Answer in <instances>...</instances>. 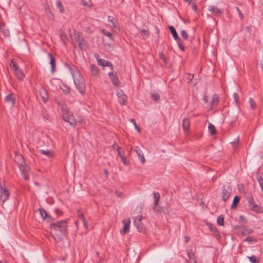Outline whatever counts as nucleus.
Here are the masks:
<instances>
[{"label": "nucleus", "mask_w": 263, "mask_h": 263, "mask_svg": "<svg viewBox=\"0 0 263 263\" xmlns=\"http://www.w3.org/2000/svg\"><path fill=\"white\" fill-rule=\"evenodd\" d=\"M67 227V222L65 220L51 224L50 234L57 242H60L64 238L66 234Z\"/></svg>", "instance_id": "nucleus-1"}, {"label": "nucleus", "mask_w": 263, "mask_h": 263, "mask_svg": "<svg viewBox=\"0 0 263 263\" xmlns=\"http://www.w3.org/2000/svg\"><path fill=\"white\" fill-rule=\"evenodd\" d=\"M69 70L72 75L74 84L80 93L85 94L86 85L85 79L78 69L74 66H69Z\"/></svg>", "instance_id": "nucleus-2"}, {"label": "nucleus", "mask_w": 263, "mask_h": 263, "mask_svg": "<svg viewBox=\"0 0 263 263\" xmlns=\"http://www.w3.org/2000/svg\"><path fill=\"white\" fill-rule=\"evenodd\" d=\"M11 69L14 72L15 76L19 81H23L25 78V74L22 69L19 67L14 59L11 60L10 63Z\"/></svg>", "instance_id": "nucleus-3"}, {"label": "nucleus", "mask_w": 263, "mask_h": 263, "mask_svg": "<svg viewBox=\"0 0 263 263\" xmlns=\"http://www.w3.org/2000/svg\"><path fill=\"white\" fill-rule=\"evenodd\" d=\"M62 111L63 112V118L64 120L68 122L70 125L75 126L77 121L74 119L72 113H71L66 106H62Z\"/></svg>", "instance_id": "nucleus-4"}, {"label": "nucleus", "mask_w": 263, "mask_h": 263, "mask_svg": "<svg viewBox=\"0 0 263 263\" xmlns=\"http://www.w3.org/2000/svg\"><path fill=\"white\" fill-rule=\"evenodd\" d=\"M248 204L249 208L252 211L257 214L263 213L262 209L255 202L253 197L248 198Z\"/></svg>", "instance_id": "nucleus-5"}, {"label": "nucleus", "mask_w": 263, "mask_h": 263, "mask_svg": "<svg viewBox=\"0 0 263 263\" xmlns=\"http://www.w3.org/2000/svg\"><path fill=\"white\" fill-rule=\"evenodd\" d=\"M0 194L1 200L3 203L9 198L10 196L9 191L5 185L3 186L2 184H1Z\"/></svg>", "instance_id": "nucleus-6"}, {"label": "nucleus", "mask_w": 263, "mask_h": 263, "mask_svg": "<svg viewBox=\"0 0 263 263\" xmlns=\"http://www.w3.org/2000/svg\"><path fill=\"white\" fill-rule=\"evenodd\" d=\"M74 37L76 41L79 44V47L81 49H84L86 47V43L84 40L82 34L80 32H76L74 33Z\"/></svg>", "instance_id": "nucleus-7"}, {"label": "nucleus", "mask_w": 263, "mask_h": 263, "mask_svg": "<svg viewBox=\"0 0 263 263\" xmlns=\"http://www.w3.org/2000/svg\"><path fill=\"white\" fill-rule=\"evenodd\" d=\"M232 193V188L230 186L225 185L222 189L221 196L223 201L226 202L229 198Z\"/></svg>", "instance_id": "nucleus-8"}, {"label": "nucleus", "mask_w": 263, "mask_h": 263, "mask_svg": "<svg viewBox=\"0 0 263 263\" xmlns=\"http://www.w3.org/2000/svg\"><path fill=\"white\" fill-rule=\"evenodd\" d=\"M19 168L22 172V174L25 180H28L29 178V173L30 172V168L25 163L20 165Z\"/></svg>", "instance_id": "nucleus-9"}, {"label": "nucleus", "mask_w": 263, "mask_h": 263, "mask_svg": "<svg viewBox=\"0 0 263 263\" xmlns=\"http://www.w3.org/2000/svg\"><path fill=\"white\" fill-rule=\"evenodd\" d=\"M107 21L109 26L112 29H119V25L118 20L112 16H108Z\"/></svg>", "instance_id": "nucleus-10"}, {"label": "nucleus", "mask_w": 263, "mask_h": 263, "mask_svg": "<svg viewBox=\"0 0 263 263\" xmlns=\"http://www.w3.org/2000/svg\"><path fill=\"white\" fill-rule=\"evenodd\" d=\"M117 96L119 98V102L121 105H125L127 102V97L124 94L123 90L119 89L117 92Z\"/></svg>", "instance_id": "nucleus-11"}, {"label": "nucleus", "mask_w": 263, "mask_h": 263, "mask_svg": "<svg viewBox=\"0 0 263 263\" xmlns=\"http://www.w3.org/2000/svg\"><path fill=\"white\" fill-rule=\"evenodd\" d=\"M123 223H124V226L123 228L120 231V233L122 235H124L129 230L130 220L129 219H124L123 220Z\"/></svg>", "instance_id": "nucleus-12"}, {"label": "nucleus", "mask_w": 263, "mask_h": 263, "mask_svg": "<svg viewBox=\"0 0 263 263\" xmlns=\"http://www.w3.org/2000/svg\"><path fill=\"white\" fill-rule=\"evenodd\" d=\"M108 76H109L111 81H112L113 85L115 87H118L120 85V82L119 80L118 79V78L117 77L116 73L110 72L108 73Z\"/></svg>", "instance_id": "nucleus-13"}, {"label": "nucleus", "mask_w": 263, "mask_h": 263, "mask_svg": "<svg viewBox=\"0 0 263 263\" xmlns=\"http://www.w3.org/2000/svg\"><path fill=\"white\" fill-rule=\"evenodd\" d=\"M190 120L189 118H185L182 121V127L185 134L188 135L190 132Z\"/></svg>", "instance_id": "nucleus-14"}, {"label": "nucleus", "mask_w": 263, "mask_h": 263, "mask_svg": "<svg viewBox=\"0 0 263 263\" xmlns=\"http://www.w3.org/2000/svg\"><path fill=\"white\" fill-rule=\"evenodd\" d=\"M99 55H97V57L96 56V58L97 59L98 64L102 67L107 66L110 67V68L112 70L113 69L112 65L109 62L102 59L99 58Z\"/></svg>", "instance_id": "nucleus-15"}, {"label": "nucleus", "mask_w": 263, "mask_h": 263, "mask_svg": "<svg viewBox=\"0 0 263 263\" xmlns=\"http://www.w3.org/2000/svg\"><path fill=\"white\" fill-rule=\"evenodd\" d=\"M5 101L13 107L15 104L16 98L13 93H11L5 97Z\"/></svg>", "instance_id": "nucleus-16"}, {"label": "nucleus", "mask_w": 263, "mask_h": 263, "mask_svg": "<svg viewBox=\"0 0 263 263\" xmlns=\"http://www.w3.org/2000/svg\"><path fill=\"white\" fill-rule=\"evenodd\" d=\"M39 152L42 155L46 156L48 158H53L54 156V152L51 150L39 149Z\"/></svg>", "instance_id": "nucleus-17"}, {"label": "nucleus", "mask_w": 263, "mask_h": 263, "mask_svg": "<svg viewBox=\"0 0 263 263\" xmlns=\"http://www.w3.org/2000/svg\"><path fill=\"white\" fill-rule=\"evenodd\" d=\"M39 211H40V215L43 220L47 219V220L48 222H51L53 220L51 217L47 214V213L44 209H39Z\"/></svg>", "instance_id": "nucleus-18"}, {"label": "nucleus", "mask_w": 263, "mask_h": 263, "mask_svg": "<svg viewBox=\"0 0 263 263\" xmlns=\"http://www.w3.org/2000/svg\"><path fill=\"white\" fill-rule=\"evenodd\" d=\"M40 95L44 102H46L48 100V95L47 91L44 88H41L40 89Z\"/></svg>", "instance_id": "nucleus-19"}, {"label": "nucleus", "mask_w": 263, "mask_h": 263, "mask_svg": "<svg viewBox=\"0 0 263 263\" xmlns=\"http://www.w3.org/2000/svg\"><path fill=\"white\" fill-rule=\"evenodd\" d=\"M134 151L138 155L139 159L140 160L141 162L142 163H144L145 162V159L143 156V154L141 149L139 147L136 146L134 148Z\"/></svg>", "instance_id": "nucleus-20"}, {"label": "nucleus", "mask_w": 263, "mask_h": 263, "mask_svg": "<svg viewBox=\"0 0 263 263\" xmlns=\"http://www.w3.org/2000/svg\"><path fill=\"white\" fill-rule=\"evenodd\" d=\"M78 216L79 217V220L78 221V222H82L85 228L86 229H87L88 225H87V222L86 221V219L84 218V216L82 212H81L80 211H78Z\"/></svg>", "instance_id": "nucleus-21"}, {"label": "nucleus", "mask_w": 263, "mask_h": 263, "mask_svg": "<svg viewBox=\"0 0 263 263\" xmlns=\"http://www.w3.org/2000/svg\"><path fill=\"white\" fill-rule=\"evenodd\" d=\"M14 161L16 162L18 165V166L24 163V158L22 155L18 154H15V157H14Z\"/></svg>", "instance_id": "nucleus-22"}, {"label": "nucleus", "mask_w": 263, "mask_h": 263, "mask_svg": "<svg viewBox=\"0 0 263 263\" xmlns=\"http://www.w3.org/2000/svg\"><path fill=\"white\" fill-rule=\"evenodd\" d=\"M142 219V217L140 216L139 217H138L137 218H136L135 220V222H134L136 227L139 231H142V230L143 229V226H142V223L141 222Z\"/></svg>", "instance_id": "nucleus-23"}, {"label": "nucleus", "mask_w": 263, "mask_h": 263, "mask_svg": "<svg viewBox=\"0 0 263 263\" xmlns=\"http://www.w3.org/2000/svg\"><path fill=\"white\" fill-rule=\"evenodd\" d=\"M48 57L50 59V64L51 67V72L53 73L55 68V61L51 53H48Z\"/></svg>", "instance_id": "nucleus-24"}, {"label": "nucleus", "mask_w": 263, "mask_h": 263, "mask_svg": "<svg viewBox=\"0 0 263 263\" xmlns=\"http://www.w3.org/2000/svg\"><path fill=\"white\" fill-rule=\"evenodd\" d=\"M0 31L6 36L9 35V31L8 29H6L5 25L0 21Z\"/></svg>", "instance_id": "nucleus-25"}, {"label": "nucleus", "mask_w": 263, "mask_h": 263, "mask_svg": "<svg viewBox=\"0 0 263 263\" xmlns=\"http://www.w3.org/2000/svg\"><path fill=\"white\" fill-rule=\"evenodd\" d=\"M257 179L259 184V186L263 193V173H259L257 175Z\"/></svg>", "instance_id": "nucleus-26"}, {"label": "nucleus", "mask_w": 263, "mask_h": 263, "mask_svg": "<svg viewBox=\"0 0 263 263\" xmlns=\"http://www.w3.org/2000/svg\"><path fill=\"white\" fill-rule=\"evenodd\" d=\"M187 255L190 261H193L194 263H196V259L194 256V253L192 249H189L187 251Z\"/></svg>", "instance_id": "nucleus-27"}, {"label": "nucleus", "mask_w": 263, "mask_h": 263, "mask_svg": "<svg viewBox=\"0 0 263 263\" xmlns=\"http://www.w3.org/2000/svg\"><path fill=\"white\" fill-rule=\"evenodd\" d=\"M209 10L216 14H220L221 12V10L217 7L215 6H211L209 7Z\"/></svg>", "instance_id": "nucleus-28"}, {"label": "nucleus", "mask_w": 263, "mask_h": 263, "mask_svg": "<svg viewBox=\"0 0 263 263\" xmlns=\"http://www.w3.org/2000/svg\"><path fill=\"white\" fill-rule=\"evenodd\" d=\"M154 197L155 198V201L154 202V209L155 210L156 208V206L158 205L159 200L160 199V195L159 193L155 192L154 193Z\"/></svg>", "instance_id": "nucleus-29"}, {"label": "nucleus", "mask_w": 263, "mask_h": 263, "mask_svg": "<svg viewBox=\"0 0 263 263\" xmlns=\"http://www.w3.org/2000/svg\"><path fill=\"white\" fill-rule=\"evenodd\" d=\"M90 70L91 75L93 77H96L98 74V69L95 65L90 66Z\"/></svg>", "instance_id": "nucleus-30"}, {"label": "nucleus", "mask_w": 263, "mask_h": 263, "mask_svg": "<svg viewBox=\"0 0 263 263\" xmlns=\"http://www.w3.org/2000/svg\"><path fill=\"white\" fill-rule=\"evenodd\" d=\"M240 197L238 196H236L233 201V203L231 206V209H235L240 201Z\"/></svg>", "instance_id": "nucleus-31"}, {"label": "nucleus", "mask_w": 263, "mask_h": 263, "mask_svg": "<svg viewBox=\"0 0 263 263\" xmlns=\"http://www.w3.org/2000/svg\"><path fill=\"white\" fill-rule=\"evenodd\" d=\"M169 29L175 40H177L178 39V36L175 28L173 26H170L169 27Z\"/></svg>", "instance_id": "nucleus-32"}, {"label": "nucleus", "mask_w": 263, "mask_h": 263, "mask_svg": "<svg viewBox=\"0 0 263 263\" xmlns=\"http://www.w3.org/2000/svg\"><path fill=\"white\" fill-rule=\"evenodd\" d=\"M219 102V96L215 94L212 97V105L216 106Z\"/></svg>", "instance_id": "nucleus-33"}, {"label": "nucleus", "mask_w": 263, "mask_h": 263, "mask_svg": "<svg viewBox=\"0 0 263 263\" xmlns=\"http://www.w3.org/2000/svg\"><path fill=\"white\" fill-rule=\"evenodd\" d=\"M45 12L47 14V15H48L49 17H53V15L51 12V9L49 5L46 4L45 5Z\"/></svg>", "instance_id": "nucleus-34"}, {"label": "nucleus", "mask_w": 263, "mask_h": 263, "mask_svg": "<svg viewBox=\"0 0 263 263\" xmlns=\"http://www.w3.org/2000/svg\"><path fill=\"white\" fill-rule=\"evenodd\" d=\"M208 128L211 135H214L216 134V129L215 126L211 123L209 124Z\"/></svg>", "instance_id": "nucleus-35"}, {"label": "nucleus", "mask_w": 263, "mask_h": 263, "mask_svg": "<svg viewBox=\"0 0 263 263\" xmlns=\"http://www.w3.org/2000/svg\"><path fill=\"white\" fill-rule=\"evenodd\" d=\"M61 88L65 94H68L70 91V88L66 85H63Z\"/></svg>", "instance_id": "nucleus-36"}, {"label": "nucleus", "mask_w": 263, "mask_h": 263, "mask_svg": "<svg viewBox=\"0 0 263 263\" xmlns=\"http://www.w3.org/2000/svg\"><path fill=\"white\" fill-rule=\"evenodd\" d=\"M248 259H249V260L252 262V263H259V260L257 258V257L254 256V255H253L252 256H248Z\"/></svg>", "instance_id": "nucleus-37"}, {"label": "nucleus", "mask_w": 263, "mask_h": 263, "mask_svg": "<svg viewBox=\"0 0 263 263\" xmlns=\"http://www.w3.org/2000/svg\"><path fill=\"white\" fill-rule=\"evenodd\" d=\"M120 157L121 158V160L122 161V163L125 165H128L129 164V161L128 160L126 159L125 156L124 154H122L121 156H120Z\"/></svg>", "instance_id": "nucleus-38"}, {"label": "nucleus", "mask_w": 263, "mask_h": 263, "mask_svg": "<svg viewBox=\"0 0 263 263\" xmlns=\"http://www.w3.org/2000/svg\"><path fill=\"white\" fill-rule=\"evenodd\" d=\"M56 5H57L58 8H59L60 12H63L64 9V7H63L62 3H61V2L59 1H57Z\"/></svg>", "instance_id": "nucleus-39"}, {"label": "nucleus", "mask_w": 263, "mask_h": 263, "mask_svg": "<svg viewBox=\"0 0 263 263\" xmlns=\"http://www.w3.org/2000/svg\"><path fill=\"white\" fill-rule=\"evenodd\" d=\"M139 32L142 35V36H148L149 35V31L145 29H142L139 31Z\"/></svg>", "instance_id": "nucleus-40"}, {"label": "nucleus", "mask_w": 263, "mask_h": 263, "mask_svg": "<svg viewBox=\"0 0 263 263\" xmlns=\"http://www.w3.org/2000/svg\"><path fill=\"white\" fill-rule=\"evenodd\" d=\"M249 103L250 105L251 106V108L253 109H255L256 108V103L252 98L249 99Z\"/></svg>", "instance_id": "nucleus-41"}, {"label": "nucleus", "mask_w": 263, "mask_h": 263, "mask_svg": "<svg viewBox=\"0 0 263 263\" xmlns=\"http://www.w3.org/2000/svg\"><path fill=\"white\" fill-rule=\"evenodd\" d=\"M152 97L153 99L155 101H158L160 99L159 95L157 92L152 93Z\"/></svg>", "instance_id": "nucleus-42"}, {"label": "nucleus", "mask_w": 263, "mask_h": 263, "mask_svg": "<svg viewBox=\"0 0 263 263\" xmlns=\"http://www.w3.org/2000/svg\"><path fill=\"white\" fill-rule=\"evenodd\" d=\"M102 33H103V34L107 37H109V38H110L112 40V33L109 32H108L105 29H103L102 30Z\"/></svg>", "instance_id": "nucleus-43"}, {"label": "nucleus", "mask_w": 263, "mask_h": 263, "mask_svg": "<svg viewBox=\"0 0 263 263\" xmlns=\"http://www.w3.org/2000/svg\"><path fill=\"white\" fill-rule=\"evenodd\" d=\"M223 222H224V217L222 216H219L217 218V223L220 226H223Z\"/></svg>", "instance_id": "nucleus-44"}, {"label": "nucleus", "mask_w": 263, "mask_h": 263, "mask_svg": "<svg viewBox=\"0 0 263 263\" xmlns=\"http://www.w3.org/2000/svg\"><path fill=\"white\" fill-rule=\"evenodd\" d=\"M77 122L78 123H79L80 125L83 126L85 124V122L84 120V119L80 117L78 118Z\"/></svg>", "instance_id": "nucleus-45"}, {"label": "nucleus", "mask_w": 263, "mask_h": 263, "mask_svg": "<svg viewBox=\"0 0 263 263\" xmlns=\"http://www.w3.org/2000/svg\"><path fill=\"white\" fill-rule=\"evenodd\" d=\"M181 36L182 37L186 40H187L188 39V34L187 33V32L185 31V30H182L181 31Z\"/></svg>", "instance_id": "nucleus-46"}, {"label": "nucleus", "mask_w": 263, "mask_h": 263, "mask_svg": "<svg viewBox=\"0 0 263 263\" xmlns=\"http://www.w3.org/2000/svg\"><path fill=\"white\" fill-rule=\"evenodd\" d=\"M233 97L234 98V100H235V101L236 103L237 104L238 103V101H239V95H238V94L237 93H234V95H233Z\"/></svg>", "instance_id": "nucleus-47"}, {"label": "nucleus", "mask_w": 263, "mask_h": 263, "mask_svg": "<svg viewBox=\"0 0 263 263\" xmlns=\"http://www.w3.org/2000/svg\"><path fill=\"white\" fill-rule=\"evenodd\" d=\"M245 241H248V242H252V241L257 242V240L256 239H254L253 238H252L251 237H247V238H246Z\"/></svg>", "instance_id": "nucleus-48"}, {"label": "nucleus", "mask_w": 263, "mask_h": 263, "mask_svg": "<svg viewBox=\"0 0 263 263\" xmlns=\"http://www.w3.org/2000/svg\"><path fill=\"white\" fill-rule=\"evenodd\" d=\"M159 57H160V59H162L164 62H165V63L166 62V59L165 55H164L163 53H160Z\"/></svg>", "instance_id": "nucleus-49"}, {"label": "nucleus", "mask_w": 263, "mask_h": 263, "mask_svg": "<svg viewBox=\"0 0 263 263\" xmlns=\"http://www.w3.org/2000/svg\"><path fill=\"white\" fill-rule=\"evenodd\" d=\"M115 193L117 196L118 197L122 198L124 196L122 192H120L118 191H116Z\"/></svg>", "instance_id": "nucleus-50"}, {"label": "nucleus", "mask_w": 263, "mask_h": 263, "mask_svg": "<svg viewBox=\"0 0 263 263\" xmlns=\"http://www.w3.org/2000/svg\"><path fill=\"white\" fill-rule=\"evenodd\" d=\"M236 10H237V12L238 13V14H239L240 18L241 20H242L243 18V15L242 12H241L240 10L238 8H237V7L236 8Z\"/></svg>", "instance_id": "nucleus-51"}, {"label": "nucleus", "mask_w": 263, "mask_h": 263, "mask_svg": "<svg viewBox=\"0 0 263 263\" xmlns=\"http://www.w3.org/2000/svg\"><path fill=\"white\" fill-rule=\"evenodd\" d=\"M117 150L118 151V153L119 156H121L122 154H124V152L121 151V147L119 146H117Z\"/></svg>", "instance_id": "nucleus-52"}, {"label": "nucleus", "mask_w": 263, "mask_h": 263, "mask_svg": "<svg viewBox=\"0 0 263 263\" xmlns=\"http://www.w3.org/2000/svg\"><path fill=\"white\" fill-rule=\"evenodd\" d=\"M178 46H179V48L182 51L184 50V46L180 42H178Z\"/></svg>", "instance_id": "nucleus-53"}, {"label": "nucleus", "mask_w": 263, "mask_h": 263, "mask_svg": "<svg viewBox=\"0 0 263 263\" xmlns=\"http://www.w3.org/2000/svg\"><path fill=\"white\" fill-rule=\"evenodd\" d=\"M187 78L190 81H191L194 78V75L192 74L189 73V74H187Z\"/></svg>", "instance_id": "nucleus-54"}, {"label": "nucleus", "mask_w": 263, "mask_h": 263, "mask_svg": "<svg viewBox=\"0 0 263 263\" xmlns=\"http://www.w3.org/2000/svg\"><path fill=\"white\" fill-rule=\"evenodd\" d=\"M130 121L132 123H133V124H134V126H137V123H136V121H135V120L134 119H130Z\"/></svg>", "instance_id": "nucleus-55"}, {"label": "nucleus", "mask_w": 263, "mask_h": 263, "mask_svg": "<svg viewBox=\"0 0 263 263\" xmlns=\"http://www.w3.org/2000/svg\"><path fill=\"white\" fill-rule=\"evenodd\" d=\"M185 238V242H187L189 241L190 239L189 237L186 236H185V238Z\"/></svg>", "instance_id": "nucleus-56"}, {"label": "nucleus", "mask_w": 263, "mask_h": 263, "mask_svg": "<svg viewBox=\"0 0 263 263\" xmlns=\"http://www.w3.org/2000/svg\"><path fill=\"white\" fill-rule=\"evenodd\" d=\"M104 174H105L106 176H107L108 174V171L106 169H104Z\"/></svg>", "instance_id": "nucleus-57"}, {"label": "nucleus", "mask_w": 263, "mask_h": 263, "mask_svg": "<svg viewBox=\"0 0 263 263\" xmlns=\"http://www.w3.org/2000/svg\"><path fill=\"white\" fill-rule=\"evenodd\" d=\"M135 127L138 132H139V133L141 132V129L138 127V125H137V126H135Z\"/></svg>", "instance_id": "nucleus-58"}, {"label": "nucleus", "mask_w": 263, "mask_h": 263, "mask_svg": "<svg viewBox=\"0 0 263 263\" xmlns=\"http://www.w3.org/2000/svg\"><path fill=\"white\" fill-rule=\"evenodd\" d=\"M185 2L189 3V4H190L192 2V0H184Z\"/></svg>", "instance_id": "nucleus-59"}, {"label": "nucleus", "mask_w": 263, "mask_h": 263, "mask_svg": "<svg viewBox=\"0 0 263 263\" xmlns=\"http://www.w3.org/2000/svg\"><path fill=\"white\" fill-rule=\"evenodd\" d=\"M232 143L234 145V146H236L238 144L237 142H232Z\"/></svg>", "instance_id": "nucleus-60"}, {"label": "nucleus", "mask_w": 263, "mask_h": 263, "mask_svg": "<svg viewBox=\"0 0 263 263\" xmlns=\"http://www.w3.org/2000/svg\"><path fill=\"white\" fill-rule=\"evenodd\" d=\"M252 232H253V230L252 229H250L249 231H248V233H252Z\"/></svg>", "instance_id": "nucleus-61"}, {"label": "nucleus", "mask_w": 263, "mask_h": 263, "mask_svg": "<svg viewBox=\"0 0 263 263\" xmlns=\"http://www.w3.org/2000/svg\"><path fill=\"white\" fill-rule=\"evenodd\" d=\"M116 146H117V145H116V143H115V144L113 145V147H114V148H115V147H116Z\"/></svg>", "instance_id": "nucleus-62"}, {"label": "nucleus", "mask_w": 263, "mask_h": 263, "mask_svg": "<svg viewBox=\"0 0 263 263\" xmlns=\"http://www.w3.org/2000/svg\"><path fill=\"white\" fill-rule=\"evenodd\" d=\"M55 212H60V211H59V210H55Z\"/></svg>", "instance_id": "nucleus-63"}, {"label": "nucleus", "mask_w": 263, "mask_h": 263, "mask_svg": "<svg viewBox=\"0 0 263 263\" xmlns=\"http://www.w3.org/2000/svg\"><path fill=\"white\" fill-rule=\"evenodd\" d=\"M262 70H263V64H262Z\"/></svg>", "instance_id": "nucleus-64"}]
</instances>
